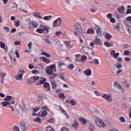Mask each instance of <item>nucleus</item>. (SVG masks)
<instances>
[{"label": "nucleus", "mask_w": 131, "mask_h": 131, "mask_svg": "<svg viewBox=\"0 0 131 131\" xmlns=\"http://www.w3.org/2000/svg\"><path fill=\"white\" fill-rule=\"evenodd\" d=\"M125 60L126 62H129V61H130V58L126 57L125 58Z\"/></svg>", "instance_id": "obj_64"}, {"label": "nucleus", "mask_w": 131, "mask_h": 131, "mask_svg": "<svg viewBox=\"0 0 131 131\" xmlns=\"http://www.w3.org/2000/svg\"><path fill=\"white\" fill-rule=\"evenodd\" d=\"M64 43H66L67 47L68 48H69V47L70 46V43H71V42L69 41H65Z\"/></svg>", "instance_id": "obj_52"}, {"label": "nucleus", "mask_w": 131, "mask_h": 131, "mask_svg": "<svg viewBox=\"0 0 131 131\" xmlns=\"http://www.w3.org/2000/svg\"><path fill=\"white\" fill-rule=\"evenodd\" d=\"M28 68L29 69H33V68H34V66L33 64H29Z\"/></svg>", "instance_id": "obj_58"}, {"label": "nucleus", "mask_w": 131, "mask_h": 131, "mask_svg": "<svg viewBox=\"0 0 131 131\" xmlns=\"http://www.w3.org/2000/svg\"><path fill=\"white\" fill-rule=\"evenodd\" d=\"M0 47L2 49H5L6 45L5 43H3V41H0Z\"/></svg>", "instance_id": "obj_41"}, {"label": "nucleus", "mask_w": 131, "mask_h": 131, "mask_svg": "<svg viewBox=\"0 0 131 131\" xmlns=\"http://www.w3.org/2000/svg\"><path fill=\"white\" fill-rule=\"evenodd\" d=\"M51 84H52V89L54 90V89H57V83L55 81H52L51 82Z\"/></svg>", "instance_id": "obj_24"}, {"label": "nucleus", "mask_w": 131, "mask_h": 131, "mask_svg": "<svg viewBox=\"0 0 131 131\" xmlns=\"http://www.w3.org/2000/svg\"><path fill=\"white\" fill-rule=\"evenodd\" d=\"M95 30L97 33V34L98 36H102V33H101V28L99 27H96Z\"/></svg>", "instance_id": "obj_16"}, {"label": "nucleus", "mask_w": 131, "mask_h": 131, "mask_svg": "<svg viewBox=\"0 0 131 131\" xmlns=\"http://www.w3.org/2000/svg\"><path fill=\"white\" fill-rule=\"evenodd\" d=\"M63 23V19L61 17H58L57 19H55L53 23V26L54 28H57L62 25Z\"/></svg>", "instance_id": "obj_3"}, {"label": "nucleus", "mask_w": 131, "mask_h": 131, "mask_svg": "<svg viewBox=\"0 0 131 131\" xmlns=\"http://www.w3.org/2000/svg\"><path fill=\"white\" fill-rule=\"evenodd\" d=\"M57 65L58 66V70L59 71H64V70H66V67H67V66H66L65 63L59 61L57 62Z\"/></svg>", "instance_id": "obj_4"}, {"label": "nucleus", "mask_w": 131, "mask_h": 131, "mask_svg": "<svg viewBox=\"0 0 131 131\" xmlns=\"http://www.w3.org/2000/svg\"><path fill=\"white\" fill-rule=\"evenodd\" d=\"M53 129H54V128H53V127H52L51 126H48L46 127L47 131H51Z\"/></svg>", "instance_id": "obj_53"}, {"label": "nucleus", "mask_w": 131, "mask_h": 131, "mask_svg": "<svg viewBox=\"0 0 131 131\" xmlns=\"http://www.w3.org/2000/svg\"><path fill=\"white\" fill-rule=\"evenodd\" d=\"M39 109H40V107H34L33 108V110L34 112H37V111H38V110H39Z\"/></svg>", "instance_id": "obj_51"}, {"label": "nucleus", "mask_w": 131, "mask_h": 131, "mask_svg": "<svg viewBox=\"0 0 131 131\" xmlns=\"http://www.w3.org/2000/svg\"><path fill=\"white\" fill-rule=\"evenodd\" d=\"M47 115H48V112H47L46 111L42 112L41 114L42 117H45V116H47Z\"/></svg>", "instance_id": "obj_48"}, {"label": "nucleus", "mask_w": 131, "mask_h": 131, "mask_svg": "<svg viewBox=\"0 0 131 131\" xmlns=\"http://www.w3.org/2000/svg\"><path fill=\"white\" fill-rule=\"evenodd\" d=\"M10 60L11 61V62L13 64H16V58H14L13 57L10 58Z\"/></svg>", "instance_id": "obj_47"}, {"label": "nucleus", "mask_w": 131, "mask_h": 131, "mask_svg": "<svg viewBox=\"0 0 131 131\" xmlns=\"http://www.w3.org/2000/svg\"><path fill=\"white\" fill-rule=\"evenodd\" d=\"M90 64H92V65H99L100 62H99L98 59H94L92 61L89 62Z\"/></svg>", "instance_id": "obj_15"}, {"label": "nucleus", "mask_w": 131, "mask_h": 131, "mask_svg": "<svg viewBox=\"0 0 131 131\" xmlns=\"http://www.w3.org/2000/svg\"><path fill=\"white\" fill-rule=\"evenodd\" d=\"M70 103H71V104L73 105H76V100H75V99H72L70 101Z\"/></svg>", "instance_id": "obj_35"}, {"label": "nucleus", "mask_w": 131, "mask_h": 131, "mask_svg": "<svg viewBox=\"0 0 131 131\" xmlns=\"http://www.w3.org/2000/svg\"><path fill=\"white\" fill-rule=\"evenodd\" d=\"M12 97L11 96H8L5 98V101H10L12 99Z\"/></svg>", "instance_id": "obj_38"}, {"label": "nucleus", "mask_w": 131, "mask_h": 131, "mask_svg": "<svg viewBox=\"0 0 131 131\" xmlns=\"http://www.w3.org/2000/svg\"><path fill=\"white\" fill-rule=\"evenodd\" d=\"M68 128L65 127H63L61 129V131H68Z\"/></svg>", "instance_id": "obj_63"}, {"label": "nucleus", "mask_w": 131, "mask_h": 131, "mask_svg": "<svg viewBox=\"0 0 131 131\" xmlns=\"http://www.w3.org/2000/svg\"><path fill=\"white\" fill-rule=\"evenodd\" d=\"M47 122L48 123H55V119L54 118H51L47 121Z\"/></svg>", "instance_id": "obj_33"}, {"label": "nucleus", "mask_w": 131, "mask_h": 131, "mask_svg": "<svg viewBox=\"0 0 131 131\" xmlns=\"http://www.w3.org/2000/svg\"><path fill=\"white\" fill-rule=\"evenodd\" d=\"M105 37L106 39H111V38H112V35H111L109 33H106L105 35Z\"/></svg>", "instance_id": "obj_31"}, {"label": "nucleus", "mask_w": 131, "mask_h": 131, "mask_svg": "<svg viewBox=\"0 0 131 131\" xmlns=\"http://www.w3.org/2000/svg\"><path fill=\"white\" fill-rule=\"evenodd\" d=\"M56 35H57V36H60V35H61V34H62V32L61 31H57L55 33Z\"/></svg>", "instance_id": "obj_54"}, {"label": "nucleus", "mask_w": 131, "mask_h": 131, "mask_svg": "<svg viewBox=\"0 0 131 131\" xmlns=\"http://www.w3.org/2000/svg\"><path fill=\"white\" fill-rule=\"evenodd\" d=\"M31 24L34 28H37V27H38V23H37V21H34L31 23Z\"/></svg>", "instance_id": "obj_23"}, {"label": "nucleus", "mask_w": 131, "mask_h": 131, "mask_svg": "<svg viewBox=\"0 0 131 131\" xmlns=\"http://www.w3.org/2000/svg\"><path fill=\"white\" fill-rule=\"evenodd\" d=\"M102 98H103V99H105V100L106 101H108V102H112V101H113V100L112 99L111 97H110L109 96V95L108 94H104L103 95Z\"/></svg>", "instance_id": "obj_12"}, {"label": "nucleus", "mask_w": 131, "mask_h": 131, "mask_svg": "<svg viewBox=\"0 0 131 131\" xmlns=\"http://www.w3.org/2000/svg\"><path fill=\"white\" fill-rule=\"evenodd\" d=\"M43 86L46 89H47L46 90V91H47V92H49V91H51V87L50 86V83H49V82H45L43 84Z\"/></svg>", "instance_id": "obj_17"}, {"label": "nucleus", "mask_w": 131, "mask_h": 131, "mask_svg": "<svg viewBox=\"0 0 131 131\" xmlns=\"http://www.w3.org/2000/svg\"><path fill=\"white\" fill-rule=\"evenodd\" d=\"M1 104L3 105V107H6V106H9V103L8 101L1 102Z\"/></svg>", "instance_id": "obj_30"}, {"label": "nucleus", "mask_w": 131, "mask_h": 131, "mask_svg": "<svg viewBox=\"0 0 131 131\" xmlns=\"http://www.w3.org/2000/svg\"><path fill=\"white\" fill-rule=\"evenodd\" d=\"M13 130L15 131H20V129H19V127L17 126V125H14L13 127Z\"/></svg>", "instance_id": "obj_40"}, {"label": "nucleus", "mask_w": 131, "mask_h": 131, "mask_svg": "<svg viewBox=\"0 0 131 131\" xmlns=\"http://www.w3.org/2000/svg\"><path fill=\"white\" fill-rule=\"evenodd\" d=\"M4 29L7 32H9L10 31V28L8 27H4Z\"/></svg>", "instance_id": "obj_59"}, {"label": "nucleus", "mask_w": 131, "mask_h": 131, "mask_svg": "<svg viewBox=\"0 0 131 131\" xmlns=\"http://www.w3.org/2000/svg\"><path fill=\"white\" fill-rule=\"evenodd\" d=\"M118 56H119V52H117V53H116L115 54V55H114V58H115V59H117V58H118Z\"/></svg>", "instance_id": "obj_56"}, {"label": "nucleus", "mask_w": 131, "mask_h": 131, "mask_svg": "<svg viewBox=\"0 0 131 131\" xmlns=\"http://www.w3.org/2000/svg\"><path fill=\"white\" fill-rule=\"evenodd\" d=\"M115 19L113 17H112L110 19V21L111 22V23H115Z\"/></svg>", "instance_id": "obj_62"}, {"label": "nucleus", "mask_w": 131, "mask_h": 131, "mask_svg": "<svg viewBox=\"0 0 131 131\" xmlns=\"http://www.w3.org/2000/svg\"><path fill=\"white\" fill-rule=\"evenodd\" d=\"M79 120L81 122V123L83 124H85L86 123V122H88V120H86V119H85L83 118H80Z\"/></svg>", "instance_id": "obj_25"}, {"label": "nucleus", "mask_w": 131, "mask_h": 131, "mask_svg": "<svg viewBox=\"0 0 131 131\" xmlns=\"http://www.w3.org/2000/svg\"><path fill=\"white\" fill-rule=\"evenodd\" d=\"M75 30L76 32H74V34L77 36H79V34H81V35L84 34V31H83L82 27L79 23H77L75 25Z\"/></svg>", "instance_id": "obj_1"}, {"label": "nucleus", "mask_w": 131, "mask_h": 131, "mask_svg": "<svg viewBox=\"0 0 131 131\" xmlns=\"http://www.w3.org/2000/svg\"><path fill=\"white\" fill-rule=\"evenodd\" d=\"M51 75L49 77L50 79H54V78H56V77H57V76H58V74L52 73V75Z\"/></svg>", "instance_id": "obj_21"}, {"label": "nucleus", "mask_w": 131, "mask_h": 131, "mask_svg": "<svg viewBox=\"0 0 131 131\" xmlns=\"http://www.w3.org/2000/svg\"><path fill=\"white\" fill-rule=\"evenodd\" d=\"M52 17L53 16L52 15L45 16L43 17V19L50 21V20H51V19H52Z\"/></svg>", "instance_id": "obj_27"}, {"label": "nucleus", "mask_w": 131, "mask_h": 131, "mask_svg": "<svg viewBox=\"0 0 131 131\" xmlns=\"http://www.w3.org/2000/svg\"><path fill=\"white\" fill-rule=\"evenodd\" d=\"M68 68L70 70H73L74 69V64H71L68 66Z\"/></svg>", "instance_id": "obj_36"}, {"label": "nucleus", "mask_w": 131, "mask_h": 131, "mask_svg": "<svg viewBox=\"0 0 131 131\" xmlns=\"http://www.w3.org/2000/svg\"><path fill=\"white\" fill-rule=\"evenodd\" d=\"M14 23H15L14 25L16 27H19V26H20V20H18L16 23V21H14Z\"/></svg>", "instance_id": "obj_42"}, {"label": "nucleus", "mask_w": 131, "mask_h": 131, "mask_svg": "<svg viewBox=\"0 0 131 131\" xmlns=\"http://www.w3.org/2000/svg\"><path fill=\"white\" fill-rule=\"evenodd\" d=\"M32 46V42H30L28 44V47L29 50H31Z\"/></svg>", "instance_id": "obj_55"}, {"label": "nucleus", "mask_w": 131, "mask_h": 131, "mask_svg": "<svg viewBox=\"0 0 131 131\" xmlns=\"http://www.w3.org/2000/svg\"><path fill=\"white\" fill-rule=\"evenodd\" d=\"M34 121L40 124L41 123L42 120L40 118L37 117L34 119Z\"/></svg>", "instance_id": "obj_28"}, {"label": "nucleus", "mask_w": 131, "mask_h": 131, "mask_svg": "<svg viewBox=\"0 0 131 131\" xmlns=\"http://www.w3.org/2000/svg\"><path fill=\"white\" fill-rule=\"evenodd\" d=\"M41 54L43 56H45L46 57H47V58H51V55L50 54H49V53L46 52H42L41 53Z\"/></svg>", "instance_id": "obj_29"}, {"label": "nucleus", "mask_w": 131, "mask_h": 131, "mask_svg": "<svg viewBox=\"0 0 131 131\" xmlns=\"http://www.w3.org/2000/svg\"><path fill=\"white\" fill-rule=\"evenodd\" d=\"M8 103H9V106H11V104H15V101L12 100V99H11V100H10V101H9L8 102Z\"/></svg>", "instance_id": "obj_61"}, {"label": "nucleus", "mask_w": 131, "mask_h": 131, "mask_svg": "<svg viewBox=\"0 0 131 131\" xmlns=\"http://www.w3.org/2000/svg\"><path fill=\"white\" fill-rule=\"evenodd\" d=\"M20 126L21 127L23 131L26 130V129L25 128V123H24V122L22 121L20 122Z\"/></svg>", "instance_id": "obj_18"}, {"label": "nucleus", "mask_w": 131, "mask_h": 131, "mask_svg": "<svg viewBox=\"0 0 131 131\" xmlns=\"http://www.w3.org/2000/svg\"><path fill=\"white\" fill-rule=\"evenodd\" d=\"M72 125L73 127H74V128H76V127H78L79 126V123H78V122H77L76 120H75L74 123H73Z\"/></svg>", "instance_id": "obj_20"}, {"label": "nucleus", "mask_w": 131, "mask_h": 131, "mask_svg": "<svg viewBox=\"0 0 131 131\" xmlns=\"http://www.w3.org/2000/svg\"><path fill=\"white\" fill-rule=\"evenodd\" d=\"M58 107L59 108L60 111H61V112L62 113H63V114H64V115L66 116L67 119H69V118H70L69 115L67 113V112L66 111H65L64 110H63L62 108V106H61L60 105H58Z\"/></svg>", "instance_id": "obj_8"}, {"label": "nucleus", "mask_w": 131, "mask_h": 131, "mask_svg": "<svg viewBox=\"0 0 131 131\" xmlns=\"http://www.w3.org/2000/svg\"><path fill=\"white\" fill-rule=\"evenodd\" d=\"M42 108H43V110H45L46 111H50V108H49V107H48V106L45 105L44 106L42 107Z\"/></svg>", "instance_id": "obj_45"}, {"label": "nucleus", "mask_w": 131, "mask_h": 131, "mask_svg": "<svg viewBox=\"0 0 131 131\" xmlns=\"http://www.w3.org/2000/svg\"><path fill=\"white\" fill-rule=\"evenodd\" d=\"M118 11L120 14H124L125 13V7L124 6L122 5L120 7L118 8Z\"/></svg>", "instance_id": "obj_13"}, {"label": "nucleus", "mask_w": 131, "mask_h": 131, "mask_svg": "<svg viewBox=\"0 0 131 131\" xmlns=\"http://www.w3.org/2000/svg\"><path fill=\"white\" fill-rule=\"evenodd\" d=\"M84 74H86V75L89 76L92 74V71L90 69H87L84 71Z\"/></svg>", "instance_id": "obj_19"}, {"label": "nucleus", "mask_w": 131, "mask_h": 131, "mask_svg": "<svg viewBox=\"0 0 131 131\" xmlns=\"http://www.w3.org/2000/svg\"><path fill=\"white\" fill-rule=\"evenodd\" d=\"M86 56L83 55L81 58V62H84L86 60Z\"/></svg>", "instance_id": "obj_37"}, {"label": "nucleus", "mask_w": 131, "mask_h": 131, "mask_svg": "<svg viewBox=\"0 0 131 131\" xmlns=\"http://www.w3.org/2000/svg\"><path fill=\"white\" fill-rule=\"evenodd\" d=\"M32 73H33V74H37V73H38V71L36 70H33L32 71Z\"/></svg>", "instance_id": "obj_57"}, {"label": "nucleus", "mask_w": 131, "mask_h": 131, "mask_svg": "<svg viewBox=\"0 0 131 131\" xmlns=\"http://www.w3.org/2000/svg\"><path fill=\"white\" fill-rule=\"evenodd\" d=\"M58 97L60 98V99H65V95L63 93L59 94Z\"/></svg>", "instance_id": "obj_39"}, {"label": "nucleus", "mask_w": 131, "mask_h": 131, "mask_svg": "<svg viewBox=\"0 0 131 131\" xmlns=\"http://www.w3.org/2000/svg\"><path fill=\"white\" fill-rule=\"evenodd\" d=\"M116 66L118 69H120V68H122V64H121L119 62H117L116 64Z\"/></svg>", "instance_id": "obj_34"}, {"label": "nucleus", "mask_w": 131, "mask_h": 131, "mask_svg": "<svg viewBox=\"0 0 131 131\" xmlns=\"http://www.w3.org/2000/svg\"><path fill=\"white\" fill-rule=\"evenodd\" d=\"M119 120L121 122H125V118L123 117H120Z\"/></svg>", "instance_id": "obj_43"}, {"label": "nucleus", "mask_w": 131, "mask_h": 131, "mask_svg": "<svg viewBox=\"0 0 131 131\" xmlns=\"http://www.w3.org/2000/svg\"><path fill=\"white\" fill-rule=\"evenodd\" d=\"M95 32V30L94 29H89L87 30V33L89 34H93Z\"/></svg>", "instance_id": "obj_32"}, {"label": "nucleus", "mask_w": 131, "mask_h": 131, "mask_svg": "<svg viewBox=\"0 0 131 131\" xmlns=\"http://www.w3.org/2000/svg\"><path fill=\"white\" fill-rule=\"evenodd\" d=\"M26 72L24 71V70H19L18 72V75L14 76L15 79L16 80H19V79L23 78V75H24V74L26 73Z\"/></svg>", "instance_id": "obj_5"}, {"label": "nucleus", "mask_w": 131, "mask_h": 131, "mask_svg": "<svg viewBox=\"0 0 131 131\" xmlns=\"http://www.w3.org/2000/svg\"><path fill=\"white\" fill-rule=\"evenodd\" d=\"M39 60L40 61H42L45 63H46L47 64H49V63L51 62L50 61V59L45 56H41L39 57Z\"/></svg>", "instance_id": "obj_10"}, {"label": "nucleus", "mask_w": 131, "mask_h": 131, "mask_svg": "<svg viewBox=\"0 0 131 131\" xmlns=\"http://www.w3.org/2000/svg\"><path fill=\"white\" fill-rule=\"evenodd\" d=\"M46 68V73L49 75H52L53 73L56 72L57 71L56 70V64H51L50 66H47Z\"/></svg>", "instance_id": "obj_2"}, {"label": "nucleus", "mask_w": 131, "mask_h": 131, "mask_svg": "<svg viewBox=\"0 0 131 131\" xmlns=\"http://www.w3.org/2000/svg\"><path fill=\"white\" fill-rule=\"evenodd\" d=\"M104 46L107 48H110L111 47H113V43H110L109 42H105Z\"/></svg>", "instance_id": "obj_26"}, {"label": "nucleus", "mask_w": 131, "mask_h": 131, "mask_svg": "<svg viewBox=\"0 0 131 131\" xmlns=\"http://www.w3.org/2000/svg\"><path fill=\"white\" fill-rule=\"evenodd\" d=\"M36 32H38V33H43V30H42V29H37L36 30Z\"/></svg>", "instance_id": "obj_44"}, {"label": "nucleus", "mask_w": 131, "mask_h": 131, "mask_svg": "<svg viewBox=\"0 0 131 131\" xmlns=\"http://www.w3.org/2000/svg\"><path fill=\"white\" fill-rule=\"evenodd\" d=\"M15 54L17 58H20V55H19V52H18V50L17 49L15 50Z\"/></svg>", "instance_id": "obj_50"}, {"label": "nucleus", "mask_w": 131, "mask_h": 131, "mask_svg": "<svg viewBox=\"0 0 131 131\" xmlns=\"http://www.w3.org/2000/svg\"><path fill=\"white\" fill-rule=\"evenodd\" d=\"M44 34H48L50 31V27L47 26H44L41 27Z\"/></svg>", "instance_id": "obj_9"}, {"label": "nucleus", "mask_w": 131, "mask_h": 131, "mask_svg": "<svg viewBox=\"0 0 131 131\" xmlns=\"http://www.w3.org/2000/svg\"><path fill=\"white\" fill-rule=\"evenodd\" d=\"M95 122L99 127H105L106 126V124L104 123V122L99 118L95 119Z\"/></svg>", "instance_id": "obj_6"}, {"label": "nucleus", "mask_w": 131, "mask_h": 131, "mask_svg": "<svg viewBox=\"0 0 131 131\" xmlns=\"http://www.w3.org/2000/svg\"><path fill=\"white\" fill-rule=\"evenodd\" d=\"M114 86L117 88L118 90L121 91V93H124V89L121 86V85L118 83L117 81L114 82Z\"/></svg>", "instance_id": "obj_7"}, {"label": "nucleus", "mask_w": 131, "mask_h": 131, "mask_svg": "<svg viewBox=\"0 0 131 131\" xmlns=\"http://www.w3.org/2000/svg\"><path fill=\"white\" fill-rule=\"evenodd\" d=\"M95 43V45H100V46H102L103 43H102V41L99 39V38H96L93 41Z\"/></svg>", "instance_id": "obj_14"}, {"label": "nucleus", "mask_w": 131, "mask_h": 131, "mask_svg": "<svg viewBox=\"0 0 131 131\" xmlns=\"http://www.w3.org/2000/svg\"><path fill=\"white\" fill-rule=\"evenodd\" d=\"M111 55L112 56V57H114V55H115V50H112L111 51Z\"/></svg>", "instance_id": "obj_60"}, {"label": "nucleus", "mask_w": 131, "mask_h": 131, "mask_svg": "<svg viewBox=\"0 0 131 131\" xmlns=\"http://www.w3.org/2000/svg\"><path fill=\"white\" fill-rule=\"evenodd\" d=\"M45 41L48 45H51V40H50V39L48 38L45 39Z\"/></svg>", "instance_id": "obj_49"}, {"label": "nucleus", "mask_w": 131, "mask_h": 131, "mask_svg": "<svg viewBox=\"0 0 131 131\" xmlns=\"http://www.w3.org/2000/svg\"><path fill=\"white\" fill-rule=\"evenodd\" d=\"M46 81H47V79L41 77V80L38 81L36 84L37 85H41V84H43V83L45 84L46 83Z\"/></svg>", "instance_id": "obj_11"}, {"label": "nucleus", "mask_w": 131, "mask_h": 131, "mask_svg": "<svg viewBox=\"0 0 131 131\" xmlns=\"http://www.w3.org/2000/svg\"><path fill=\"white\" fill-rule=\"evenodd\" d=\"M27 83L28 84H32L33 83H34V81L33 80V78H32V77H31L30 79H29L27 81Z\"/></svg>", "instance_id": "obj_22"}, {"label": "nucleus", "mask_w": 131, "mask_h": 131, "mask_svg": "<svg viewBox=\"0 0 131 131\" xmlns=\"http://www.w3.org/2000/svg\"><path fill=\"white\" fill-rule=\"evenodd\" d=\"M32 77L33 78L34 82L37 81V80H38V79H39V76H37V77L33 76Z\"/></svg>", "instance_id": "obj_46"}]
</instances>
